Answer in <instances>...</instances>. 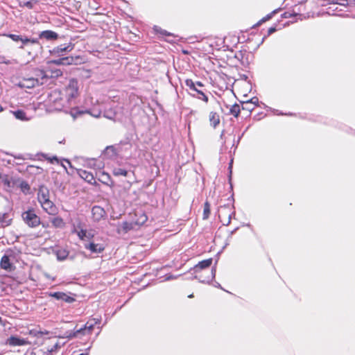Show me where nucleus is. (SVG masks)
<instances>
[{"label": "nucleus", "mask_w": 355, "mask_h": 355, "mask_svg": "<svg viewBox=\"0 0 355 355\" xmlns=\"http://www.w3.org/2000/svg\"><path fill=\"white\" fill-rule=\"evenodd\" d=\"M62 96L61 99L65 100L68 103H70L79 96L77 80L74 78L69 80V84L64 87L62 92Z\"/></svg>", "instance_id": "obj_1"}, {"label": "nucleus", "mask_w": 355, "mask_h": 355, "mask_svg": "<svg viewBox=\"0 0 355 355\" xmlns=\"http://www.w3.org/2000/svg\"><path fill=\"white\" fill-rule=\"evenodd\" d=\"M21 218L24 223L31 228H36L42 224L40 217L37 215L33 207H29L21 213Z\"/></svg>", "instance_id": "obj_2"}, {"label": "nucleus", "mask_w": 355, "mask_h": 355, "mask_svg": "<svg viewBox=\"0 0 355 355\" xmlns=\"http://www.w3.org/2000/svg\"><path fill=\"white\" fill-rule=\"evenodd\" d=\"M6 36L7 37H9L10 39H11L14 42H21L23 45H26L28 44H40L39 42H38V40L36 39V38H28L26 37H23L21 35H15V34H11V33L10 34H6Z\"/></svg>", "instance_id": "obj_3"}, {"label": "nucleus", "mask_w": 355, "mask_h": 355, "mask_svg": "<svg viewBox=\"0 0 355 355\" xmlns=\"http://www.w3.org/2000/svg\"><path fill=\"white\" fill-rule=\"evenodd\" d=\"M41 84L40 80L36 79L33 76L31 77H23L19 81V86L24 88H33Z\"/></svg>", "instance_id": "obj_4"}, {"label": "nucleus", "mask_w": 355, "mask_h": 355, "mask_svg": "<svg viewBox=\"0 0 355 355\" xmlns=\"http://www.w3.org/2000/svg\"><path fill=\"white\" fill-rule=\"evenodd\" d=\"M133 214L134 218L132 219L137 226L144 225L148 220V216L145 211L141 209L135 210Z\"/></svg>", "instance_id": "obj_5"}, {"label": "nucleus", "mask_w": 355, "mask_h": 355, "mask_svg": "<svg viewBox=\"0 0 355 355\" xmlns=\"http://www.w3.org/2000/svg\"><path fill=\"white\" fill-rule=\"evenodd\" d=\"M0 268L8 272H12L15 269V266L11 263L9 256L6 254H4L1 259Z\"/></svg>", "instance_id": "obj_6"}, {"label": "nucleus", "mask_w": 355, "mask_h": 355, "mask_svg": "<svg viewBox=\"0 0 355 355\" xmlns=\"http://www.w3.org/2000/svg\"><path fill=\"white\" fill-rule=\"evenodd\" d=\"M43 210L49 215L55 216L58 214V209L55 205L50 200L40 204Z\"/></svg>", "instance_id": "obj_7"}, {"label": "nucleus", "mask_w": 355, "mask_h": 355, "mask_svg": "<svg viewBox=\"0 0 355 355\" xmlns=\"http://www.w3.org/2000/svg\"><path fill=\"white\" fill-rule=\"evenodd\" d=\"M6 343L10 346H22L30 345L31 343L24 338H20L17 336H12L6 340Z\"/></svg>", "instance_id": "obj_8"}, {"label": "nucleus", "mask_w": 355, "mask_h": 355, "mask_svg": "<svg viewBox=\"0 0 355 355\" xmlns=\"http://www.w3.org/2000/svg\"><path fill=\"white\" fill-rule=\"evenodd\" d=\"M78 173L80 175L81 178H83L85 181L87 182L92 184V185H96L97 182L95 180L94 176L92 174V173L89 172L86 170L83 169H79L78 171Z\"/></svg>", "instance_id": "obj_9"}, {"label": "nucleus", "mask_w": 355, "mask_h": 355, "mask_svg": "<svg viewBox=\"0 0 355 355\" xmlns=\"http://www.w3.org/2000/svg\"><path fill=\"white\" fill-rule=\"evenodd\" d=\"M92 214L94 220L99 221L105 217L106 212L103 207L100 206H94L92 209Z\"/></svg>", "instance_id": "obj_10"}, {"label": "nucleus", "mask_w": 355, "mask_h": 355, "mask_svg": "<svg viewBox=\"0 0 355 355\" xmlns=\"http://www.w3.org/2000/svg\"><path fill=\"white\" fill-rule=\"evenodd\" d=\"M101 322V318H91L84 325L83 330L87 331V334H92L94 327L96 324H100Z\"/></svg>", "instance_id": "obj_11"}, {"label": "nucleus", "mask_w": 355, "mask_h": 355, "mask_svg": "<svg viewBox=\"0 0 355 355\" xmlns=\"http://www.w3.org/2000/svg\"><path fill=\"white\" fill-rule=\"evenodd\" d=\"M37 200L41 204L49 199V190L44 186H40L37 192Z\"/></svg>", "instance_id": "obj_12"}, {"label": "nucleus", "mask_w": 355, "mask_h": 355, "mask_svg": "<svg viewBox=\"0 0 355 355\" xmlns=\"http://www.w3.org/2000/svg\"><path fill=\"white\" fill-rule=\"evenodd\" d=\"M209 121L210 125L214 128H216L220 122V115L218 112L211 111L209 114Z\"/></svg>", "instance_id": "obj_13"}, {"label": "nucleus", "mask_w": 355, "mask_h": 355, "mask_svg": "<svg viewBox=\"0 0 355 355\" xmlns=\"http://www.w3.org/2000/svg\"><path fill=\"white\" fill-rule=\"evenodd\" d=\"M50 296L57 299L60 300L67 302H71L74 301V299L69 295H67L66 293L62 292H55L50 293Z\"/></svg>", "instance_id": "obj_14"}, {"label": "nucleus", "mask_w": 355, "mask_h": 355, "mask_svg": "<svg viewBox=\"0 0 355 355\" xmlns=\"http://www.w3.org/2000/svg\"><path fill=\"white\" fill-rule=\"evenodd\" d=\"M39 36L40 38H44L46 40H56L58 38V35L51 30L42 31Z\"/></svg>", "instance_id": "obj_15"}, {"label": "nucleus", "mask_w": 355, "mask_h": 355, "mask_svg": "<svg viewBox=\"0 0 355 355\" xmlns=\"http://www.w3.org/2000/svg\"><path fill=\"white\" fill-rule=\"evenodd\" d=\"M33 76L36 78L37 80L39 79V80H40V85L44 84L49 77L44 70L40 69H35L34 75Z\"/></svg>", "instance_id": "obj_16"}, {"label": "nucleus", "mask_w": 355, "mask_h": 355, "mask_svg": "<svg viewBox=\"0 0 355 355\" xmlns=\"http://www.w3.org/2000/svg\"><path fill=\"white\" fill-rule=\"evenodd\" d=\"M54 253L60 261L64 260L69 255V251L67 249L60 247L54 250Z\"/></svg>", "instance_id": "obj_17"}, {"label": "nucleus", "mask_w": 355, "mask_h": 355, "mask_svg": "<svg viewBox=\"0 0 355 355\" xmlns=\"http://www.w3.org/2000/svg\"><path fill=\"white\" fill-rule=\"evenodd\" d=\"M98 180L107 186L113 185V180H112L110 175L104 171L101 173V175L98 178Z\"/></svg>", "instance_id": "obj_18"}, {"label": "nucleus", "mask_w": 355, "mask_h": 355, "mask_svg": "<svg viewBox=\"0 0 355 355\" xmlns=\"http://www.w3.org/2000/svg\"><path fill=\"white\" fill-rule=\"evenodd\" d=\"M21 7L32 9L35 5L37 4V0H17Z\"/></svg>", "instance_id": "obj_19"}, {"label": "nucleus", "mask_w": 355, "mask_h": 355, "mask_svg": "<svg viewBox=\"0 0 355 355\" xmlns=\"http://www.w3.org/2000/svg\"><path fill=\"white\" fill-rule=\"evenodd\" d=\"M212 263V259H207L202 260L200 261L198 264L195 266V270L196 271H198V269L202 270L205 268H209Z\"/></svg>", "instance_id": "obj_20"}, {"label": "nucleus", "mask_w": 355, "mask_h": 355, "mask_svg": "<svg viewBox=\"0 0 355 355\" xmlns=\"http://www.w3.org/2000/svg\"><path fill=\"white\" fill-rule=\"evenodd\" d=\"M81 60L80 56H67L63 58L64 65L77 64L78 61Z\"/></svg>", "instance_id": "obj_21"}, {"label": "nucleus", "mask_w": 355, "mask_h": 355, "mask_svg": "<svg viewBox=\"0 0 355 355\" xmlns=\"http://www.w3.org/2000/svg\"><path fill=\"white\" fill-rule=\"evenodd\" d=\"M85 248L89 250L92 252H101L104 250V247L99 244L90 243L85 245Z\"/></svg>", "instance_id": "obj_22"}, {"label": "nucleus", "mask_w": 355, "mask_h": 355, "mask_svg": "<svg viewBox=\"0 0 355 355\" xmlns=\"http://www.w3.org/2000/svg\"><path fill=\"white\" fill-rule=\"evenodd\" d=\"M12 219L9 218V215L7 213L0 214V224L3 227L8 226L11 224Z\"/></svg>", "instance_id": "obj_23"}, {"label": "nucleus", "mask_w": 355, "mask_h": 355, "mask_svg": "<svg viewBox=\"0 0 355 355\" xmlns=\"http://www.w3.org/2000/svg\"><path fill=\"white\" fill-rule=\"evenodd\" d=\"M135 225V220L132 219V222H123L121 225V228L123 232L127 233L128 231L133 230Z\"/></svg>", "instance_id": "obj_24"}, {"label": "nucleus", "mask_w": 355, "mask_h": 355, "mask_svg": "<svg viewBox=\"0 0 355 355\" xmlns=\"http://www.w3.org/2000/svg\"><path fill=\"white\" fill-rule=\"evenodd\" d=\"M51 224L56 228H62L65 226V223L61 217H55L51 220Z\"/></svg>", "instance_id": "obj_25"}, {"label": "nucleus", "mask_w": 355, "mask_h": 355, "mask_svg": "<svg viewBox=\"0 0 355 355\" xmlns=\"http://www.w3.org/2000/svg\"><path fill=\"white\" fill-rule=\"evenodd\" d=\"M241 108L239 104L234 103L230 109V114L237 118L239 116Z\"/></svg>", "instance_id": "obj_26"}, {"label": "nucleus", "mask_w": 355, "mask_h": 355, "mask_svg": "<svg viewBox=\"0 0 355 355\" xmlns=\"http://www.w3.org/2000/svg\"><path fill=\"white\" fill-rule=\"evenodd\" d=\"M210 213H211L210 204L208 201H206L204 204L202 218L204 220L207 219L209 217Z\"/></svg>", "instance_id": "obj_27"}, {"label": "nucleus", "mask_w": 355, "mask_h": 355, "mask_svg": "<svg viewBox=\"0 0 355 355\" xmlns=\"http://www.w3.org/2000/svg\"><path fill=\"white\" fill-rule=\"evenodd\" d=\"M14 116L19 120L21 121H28V119L26 117V114L24 111L19 110L13 112Z\"/></svg>", "instance_id": "obj_28"}, {"label": "nucleus", "mask_w": 355, "mask_h": 355, "mask_svg": "<svg viewBox=\"0 0 355 355\" xmlns=\"http://www.w3.org/2000/svg\"><path fill=\"white\" fill-rule=\"evenodd\" d=\"M112 173L114 176H128V171L124 168H116L113 170Z\"/></svg>", "instance_id": "obj_29"}, {"label": "nucleus", "mask_w": 355, "mask_h": 355, "mask_svg": "<svg viewBox=\"0 0 355 355\" xmlns=\"http://www.w3.org/2000/svg\"><path fill=\"white\" fill-rule=\"evenodd\" d=\"M255 108L254 104H252V103L247 101L242 102V110H247L249 112H251Z\"/></svg>", "instance_id": "obj_30"}, {"label": "nucleus", "mask_w": 355, "mask_h": 355, "mask_svg": "<svg viewBox=\"0 0 355 355\" xmlns=\"http://www.w3.org/2000/svg\"><path fill=\"white\" fill-rule=\"evenodd\" d=\"M71 50H72V47H70V46H63L62 45H60V46L55 48L53 49V52L60 53H62L64 51H71Z\"/></svg>", "instance_id": "obj_31"}, {"label": "nucleus", "mask_w": 355, "mask_h": 355, "mask_svg": "<svg viewBox=\"0 0 355 355\" xmlns=\"http://www.w3.org/2000/svg\"><path fill=\"white\" fill-rule=\"evenodd\" d=\"M19 188L21 189V191L26 194L29 193L31 189L29 184L26 181H21L20 182Z\"/></svg>", "instance_id": "obj_32"}, {"label": "nucleus", "mask_w": 355, "mask_h": 355, "mask_svg": "<svg viewBox=\"0 0 355 355\" xmlns=\"http://www.w3.org/2000/svg\"><path fill=\"white\" fill-rule=\"evenodd\" d=\"M86 335H88L87 331H84L83 327V328H80V329L75 331L73 333V335L71 336L76 337V338H81L83 336H86Z\"/></svg>", "instance_id": "obj_33"}, {"label": "nucleus", "mask_w": 355, "mask_h": 355, "mask_svg": "<svg viewBox=\"0 0 355 355\" xmlns=\"http://www.w3.org/2000/svg\"><path fill=\"white\" fill-rule=\"evenodd\" d=\"M185 85L193 91H196L198 89L196 87V83L191 79H187L185 80Z\"/></svg>", "instance_id": "obj_34"}, {"label": "nucleus", "mask_w": 355, "mask_h": 355, "mask_svg": "<svg viewBox=\"0 0 355 355\" xmlns=\"http://www.w3.org/2000/svg\"><path fill=\"white\" fill-rule=\"evenodd\" d=\"M196 92L200 95V96L198 97L199 99L202 100L205 103L208 102V96L202 91L197 89Z\"/></svg>", "instance_id": "obj_35"}, {"label": "nucleus", "mask_w": 355, "mask_h": 355, "mask_svg": "<svg viewBox=\"0 0 355 355\" xmlns=\"http://www.w3.org/2000/svg\"><path fill=\"white\" fill-rule=\"evenodd\" d=\"M62 75V71L60 69H55L51 71V78H58Z\"/></svg>", "instance_id": "obj_36"}, {"label": "nucleus", "mask_w": 355, "mask_h": 355, "mask_svg": "<svg viewBox=\"0 0 355 355\" xmlns=\"http://www.w3.org/2000/svg\"><path fill=\"white\" fill-rule=\"evenodd\" d=\"M44 157L45 158V159L48 160L51 164H53V163L58 164L59 163V159L56 156L50 157H47V155H44Z\"/></svg>", "instance_id": "obj_37"}, {"label": "nucleus", "mask_w": 355, "mask_h": 355, "mask_svg": "<svg viewBox=\"0 0 355 355\" xmlns=\"http://www.w3.org/2000/svg\"><path fill=\"white\" fill-rule=\"evenodd\" d=\"M155 31L157 33L161 35H171L169 33H168L166 31L162 29L161 28H155Z\"/></svg>", "instance_id": "obj_38"}, {"label": "nucleus", "mask_w": 355, "mask_h": 355, "mask_svg": "<svg viewBox=\"0 0 355 355\" xmlns=\"http://www.w3.org/2000/svg\"><path fill=\"white\" fill-rule=\"evenodd\" d=\"M87 230H80L78 232V236L81 240H85V237L87 236Z\"/></svg>", "instance_id": "obj_39"}, {"label": "nucleus", "mask_w": 355, "mask_h": 355, "mask_svg": "<svg viewBox=\"0 0 355 355\" xmlns=\"http://www.w3.org/2000/svg\"><path fill=\"white\" fill-rule=\"evenodd\" d=\"M50 63L54 64L55 65H64L63 58H59L57 60H51Z\"/></svg>", "instance_id": "obj_40"}, {"label": "nucleus", "mask_w": 355, "mask_h": 355, "mask_svg": "<svg viewBox=\"0 0 355 355\" xmlns=\"http://www.w3.org/2000/svg\"><path fill=\"white\" fill-rule=\"evenodd\" d=\"M218 217H219V218H220V221H221L223 224L228 225V224L230 223V215H229V216H228V217H227L226 219H225V220H223V219L221 218V216H220V214H219V215H218Z\"/></svg>", "instance_id": "obj_41"}, {"label": "nucleus", "mask_w": 355, "mask_h": 355, "mask_svg": "<svg viewBox=\"0 0 355 355\" xmlns=\"http://www.w3.org/2000/svg\"><path fill=\"white\" fill-rule=\"evenodd\" d=\"M248 101L252 103V104H254L255 107L258 105L259 100L256 97L252 98L250 100Z\"/></svg>", "instance_id": "obj_42"}, {"label": "nucleus", "mask_w": 355, "mask_h": 355, "mask_svg": "<svg viewBox=\"0 0 355 355\" xmlns=\"http://www.w3.org/2000/svg\"><path fill=\"white\" fill-rule=\"evenodd\" d=\"M46 234H47V235H49H49H50V232H49V231H48V230H44L42 234H37V235L36 236V237H37V238L42 237V236H44V235H46Z\"/></svg>", "instance_id": "obj_43"}, {"label": "nucleus", "mask_w": 355, "mask_h": 355, "mask_svg": "<svg viewBox=\"0 0 355 355\" xmlns=\"http://www.w3.org/2000/svg\"><path fill=\"white\" fill-rule=\"evenodd\" d=\"M275 31H276L275 28L272 27L268 29V34L270 35V34H272V33H274Z\"/></svg>", "instance_id": "obj_44"}, {"label": "nucleus", "mask_w": 355, "mask_h": 355, "mask_svg": "<svg viewBox=\"0 0 355 355\" xmlns=\"http://www.w3.org/2000/svg\"><path fill=\"white\" fill-rule=\"evenodd\" d=\"M195 83H196V86H198V87H204V85L201 82H200V81H197Z\"/></svg>", "instance_id": "obj_45"}, {"label": "nucleus", "mask_w": 355, "mask_h": 355, "mask_svg": "<svg viewBox=\"0 0 355 355\" xmlns=\"http://www.w3.org/2000/svg\"><path fill=\"white\" fill-rule=\"evenodd\" d=\"M94 236V235L91 233H87V236L85 237V239H92V237Z\"/></svg>", "instance_id": "obj_46"}, {"label": "nucleus", "mask_w": 355, "mask_h": 355, "mask_svg": "<svg viewBox=\"0 0 355 355\" xmlns=\"http://www.w3.org/2000/svg\"><path fill=\"white\" fill-rule=\"evenodd\" d=\"M270 17V16H268L267 17H263L261 21L263 22V21H266L267 19H268Z\"/></svg>", "instance_id": "obj_47"}, {"label": "nucleus", "mask_w": 355, "mask_h": 355, "mask_svg": "<svg viewBox=\"0 0 355 355\" xmlns=\"http://www.w3.org/2000/svg\"><path fill=\"white\" fill-rule=\"evenodd\" d=\"M270 17V16H268L267 17H263L261 21L263 22V21H266L267 19H268Z\"/></svg>", "instance_id": "obj_48"}, {"label": "nucleus", "mask_w": 355, "mask_h": 355, "mask_svg": "<svg viewBox=\"0 0 355 355\" xmlns=\"http://www.w3.org/2000/svg\"><path fill=\"white\" fill-rule=\"evenodd\" d=\"M42 227H44V228H46L49 227V224H47V223H42Z\"/></svg>", "instance_id": "obj_49"}, {"label": "nucleus", "mask_w": 355, "mask_h": 355, "mask_svg": "<svg viewBox=\"0 0 355 355\" xmlns=\"http://www.w3.org/2000/svg\"><path fill=\"white\" fill-rule=\"evenodd\" d=\"M342 1H343V2L339 3H340V4H341V5H345V3H347V0H342Z\"/></svg>", "instance_id": "obj_50"}, {"label": "nucleus", "mask_w": 355, "mask_h": 355, "mask_svg": "<svg viewBox=\"0 0 355 355\" xmlns=\"http://www.w3.org/2000/svg\"><path fill=\"white\" fill-rule=\"evenodd\" d=\"M188 297H189V298H193V297H194V295H193V293H191V294L189 295H188Z\"/></svg>", "instance_id": "obj_51"}, {"label": "nucleus", "mask_w": 355, "mask_h": 355, "mask_svg": "<svg viewBox=\"0 0 355 355\" xmlns=\"http://www.w3.org/2000/svg\"><path fill=\"white\" fill-rule=\"evenodd\" d=\"M52 352V349L49 350V349H47V353H46V355H51V352Z\"/></svg>", "instance_id": "obj_52"}, {"label": "nucleus", "mask_w": 355, "mask_h": 355, "mask_svg": "<svg viewBox=\"0 0 355 355\" xmlns=\"http://www.w3.org/2000/svg\"><path fill=\"white\" fill-rule=\"evenodd\" d=\"M3 110V107L1 106V105L0 104V112H2Z\"/></svg>", "instance_id": "obj_53"}, {"label": "nucleus", "mask_w": 355, "mask_h": 355, "mask_svg": "<svg viewBox=\"0 0 355 355\" xmlns=\"http://www.w3.org/2000/svg\"><path fill=\"white\" fill-rule=\"evenodd\" d=\"M182 52H183V53H184V54H188V51H184V50H183V51H182Z\"/></svg>", "instance_id": "obj_54"}, {"label": "nucleus", "mask_w": 355, "mask_h": 355, "mask_svg": "<svg viewBox=\"0 0 355 355\" xmlns=\"http://www.w3.org/2000/svg\"><path fill=\"white\" fill-rule=\"evenodd\" d=\"M1 321V318L0 317V322Z\"/></svg>", "instance_id": "obj_55"}]
</instances>
